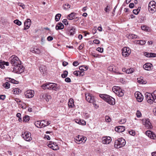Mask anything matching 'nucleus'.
Here are the masks:
<instances>
[{
	"instance_id": "23",
	"label": "nucleus",
	"mask_w": 156,
	"mask_h": 156,
	"mask_svg": "<svg viewBox=\"0 0 156 156\" xmlns=\"http://www.w3.org/2000/svg\"><path fill=\"white\" fill-rule=\"evenodd\" d=\"M64 28V26L61 23H59L56 26L55 29L56 30H62Z\"/></svg>"
},
{
	"instance_id": "49",
	"label": "nucleus",
	"mask_w": 156,
	"mask_h": 156,
	"mask_svg": "<svg viewBox=\"0 0 156 156\" xmlns=\"http://www.w3.org/2000/svg\"><path fill=\"white\" fill-rule=\"evenodd\" d=\"M105 120L106 122H110L111 120V119L108 116H106L105 118Z\"/></svg>"
},
{
	"instance_id": "27",
	"label": "nucleus",
	"mask_w": 156,
	"mask_h": 156,
	"mask_svg": "<svg viewBox=\"0 0 156 156\" xmlns=\"http://www.w3.org/2000/svg\"><path fill=\"white\" fill-rule=\"evenodd\" d=\"M43 123H41V121H37L35 122V126L38 128L42 127V125H43Z\"/></svg>"
},
{
	"instance_id": "44",
	"label": "nucleus",
	"mask_w": 156,
	"mask_h": 156,
	"mask_svg": "<svg viewBox=\"0 0 156 156\" xmlns=\"http://www.w3.org/2000/svg\"><path fill=\"white\" fill-rule=\"evenodd\" d=\"M129 36L132 39L139 38V37H138L137 35L135 34H131L129 35Z\"/></svg>"
},
{
	"instance_id": "11",
	"label": "nucleus",
	"mask_w": 156,
	"mask_h": 156,
	"mask_svg": "<svg viewBox=\"0 0 156 156\" xmlns=\"http://www.w3.org/2000/svg\"><path fill=\"white\" fill-rule=\"evenodd\" d=\"M122 55L126 57L128 56L131 53V50L129 48L124 47L122 49Z\"/></svg>"
},
{
	"instance_id": "64",
	"label": "nucleus",
	"mask_w": 156,
	"mask_h": 156,
	"mask_svg": "<svg viewBox=\"0 0 156 156\" xmlns=\"http://www.w3.org/2000/svg\"><path fill=\"white\" fill-rule=\"evenodd\" d=\"M84 46V44H82L79 46V47H78V49L79 50H81L82 49H83Z\"/></svg>"
},
{
	"instance_id": "2",
	"label": "nucleus",
	"mask_w": 156,
	"mask_h": 156,
	"mask_svg": "<svg viewBox=\"0 0 156 156\" xmlns=\"http://www.w3.org/2000/svg\"><path fill=\"white\" fill-rule=\"evenodd\" d=\"M100 97L109 104L114 105L115 104V99L112 97L106 94H100Z\"/></svg>"
},
{
	"instance_id": "57",
	"label": "nucleus",
	"mask_w": 156,
	"mask_h": 156,
	"mask_svg": "<svg viewBox=\"0 0 156 156\" xmlns=\"http://www.w3.org/2000/svg\"><path fill=\"white\" fill-rule=\"evenodd\" d=\"M93 42L95 44H98L100 43V41L98 40L95 39V40H94L93 41Z\"/></svg>"
},
{
	"instance_id": "61",
	"label": "nucleus",
	"mask_w": 156,
	"mask_h": 156,
	"mask_svg": "<svg viewBox=\"0 0 156 156\" xmlns=\"http://www.w3.org/2000/svg\"><path fill=\"white\" fill-rule=\"evenodd\" d=\"M46 121L44 120H41V123H43L42 125V127L46 126Z\"/></svg>"
},
{
	"instance_id": "48",
	"label": "nucleus",
	"mask_w": 156,
	"mask_h": 156,
	"mask_svg": "<svg viewBox=\"0 0 156 156\" xmlns=\"http://www.w3.org/2000/svg\"><path fill=\"white\" fill-rule=\"evenodd\" d=\"M146 41L144 40L139 41V44L140 45H143L145 44Z\"/></svg>"
},
{
	"instance_id": "15",
	"label": "nucleus",
	"mask_w": 156,
	"mask_h": 156,
	"mask_svg": "<svg viewBox=\"0 0 156 156\" xmlns=\"http://www.w3.org/2000/svg\"><path fill=\"white\" fill-rule=\"evenodd\" d=\"M111 140V138L109 136L103 137L102 138V143L104 144H109Z\"/></svg>"
},
{
	"instance_id": "29",
	"label": "nucleus",
	"mask_w": 156,
	"mask_h": 156,
	"mask_svg": "<svg viewBox=\"0 0 156 156\" xmlns=\"http://www.w3.org/2000/svg\"><path fill=\"white\" fill-rule=\"evenodd\" d=\"M119 90H118L117 92H118L117 95L119 97L122 96L124 94V90L120 89V88Z\"/></svg>"
},
{
	"instance_id": "51",
	"label": "nucleus",
	"mask_w": 156,
	"mask_h": 156,
	"mask_svg": "<svg viewBox=\"0 0 156 156\" xmlns=\"http://www.w3.org/2000/svg\"><path fill=\"white\" fill-rule=\"evenodd\" d=\"M140 10H139L138 9H134L133 11V12L135 14L137 15L138 13Z\"/></svg>"
},
{
	"instance_id": "38",
	"label": "nucleus",
	"mask_w": 156,
	"mask_h": 156,
	"mask_svg": "<svg viewBox=\"0 0 156 156\" xmlns=\"http://www.w3.org/2000/svg\"><path fill=\"white\" fill-rule=\"evenodd\" d=\"M75 14H76L74 12H72L69 15V20L73 19L75 17Z\"/></svg>"
},
{
	"instance_id": "1",
	"label": "nucleus",
	"mask_w": 156,
	"mask_h": 156,
	"mask_svg": "<svg viewBox=\"0 0 156 156\" xmlns=\"http://www.w3.org/2000/svg\"><path fill=\"white\" fill-rule=\"evenodd\" d=\"M145 95L146 99L149 103L151 104L153 102L156 103V90L151 93L146 92Z\"/></svg>"
},
{
	"instance_id": "19",
	"label": "nucleus",
	"mask_w": 156,
	"mask_h": 156,
	"mask_svg": "<svg viewBox=\"0 0 156 156\" xmlns=\"http://www.w3.org/2000/svg\"><path fill=\"white\" fill-rule=\"evenodd\" d=\"M50 89H53L55 90H58L59 89V86L56 83H50Z\"/></svg>"
},
{
	"instance_id": "10",
	"label": "nucleus",
	"mask_w": 156,
	"mask_h": 156,
	"mask_svg": "<svg viewBox=\"0 0 156 156\" xmlns=\"http://www.w3.org/2000/svg\"><path fill=\"white\" fill-rule=\"evenodd\" d=\"M22 136L27 141H30L32 139L30 133L27 131L25 132L22 134Z\"/></svg>"
},
{
	"instance_id": "40",
	"label": "nucleus",
	"mask_w": 156,
	"mask_h": 156,
	"mask_svg": "<svg viewBox=\"0 0 156 156\" xmlns=\"http://www.w3.org/2000/svg\"><path fill=\"white\" fill-rule=\"evenodd\" d=\"M137 82L140 84H145V81H144L141 78H138L137 79Z\"/></svg>"
},
{
	"instance_id": "54",
	"label": "nucleus",
	"mask_w": 156,
	"mask_h": 156,
	"mask_svg": "<svg viewBox=\"0 0 156 156\" xmlns=\"http://www.w3.org/2000/svg\"><path fill=\"white\" fill-rule=\"evenodd\" d=\"M97 50L100 52H102L103 51V48L98 47L97 48Z\"/></svg>"
},
{
	"instance_id": "24",
	"label": "nucleus",
	"mask_w": 156,
	"mask_h": 156,
	"mask_svg": "<svg viewBox=\"0 0 156 156\" xmlns=\"http://www.w3.org/2000/svg\"><path fill=\"white\" fill-rule=\"evenodd\" d=\"M73 74L76 76H83L84 74V72L83 71H76L74 72Z\"/></svg>"
},
{
	"instance_id": "34",
	"label": "nucleus",
	"mask_w": 156,
	"mask_h": 156,
	"mask_svg": "<svg viewBox=\"0 0 156 156\" xmlns=\"http://www.w3.org/2000/svg\"><path fill=\"white\" fill-rule=\"evenodd\" d=\"M134 71V69L133 68H128L127 69L126 73L127 74H130L133 73Z\"/></svg>"
},
{
	"instance_id": "21",
	"label": "nucleus",
	"mask_w": 156,
	"mask_h": 156,
	"mask_svg": "<svg viewBox=\"0 0 156 156\" xmlns=\"http://www.w3.org/2000/svg\"><path fill=\"white\" fill-rule=\"evenodd\" d=\"M30 51L32 53L39 54L41 53V51L39 48H32L30 49Z\"/></svg>"
},
{
	"instance_id": "4",
	"label": "nucleus",
	"mask_w": 156,
	"mask_h": 156,
	"mask_svg": "<svg viewBox=\"0 0 156 156\" xmlns=\"http://www.w3.org/2000/svg\"><path fill=\"white\" fill-rule=\"evenodd\" d=\"M126 144L125 140L122 138H119L114 143V147L116 148H119L125 146Z\"/></svg>"
},
{
	"instance_id": "63",
	"label": "nucleus",
	"mask_w": 156,
	"mask_h": 156,
	"mask_svg": "<svg viewBox=\"0 0 156 156\" xmlns=\"http://www.w3.org/2000/svg\"><path fill=\"white\" fill-rule=\"evenodd\" d=\"M78 64L79 63L77 61H75L73 63V65L75 66H77L78 65Z\"/></svg>"
},
{
	"instance_id": "8",
	"label": "nucleus",
	"mask_w": 156,
	"mask_h": 156,
	"mask_svg": "<svg viewBox=\"0 0 156 156\" xmlns=\"http://www.w3.org/2000/svg\"><path fill=\"white\" fill-rule=\"evenodd\" d=\"M24 68L21 65L17 66L13 68V71L17 73L20 74L23 72Z\"/></svg>"
},
{
	"instance_id": "36",
	"label": "nucleus",
	"mask_w": 156,
	"mask_h": 156,
	"mask_svg": "<svg viewBox=\"0 0 156 156\" xmlns=\"http://www.w3.org/2000/svg\"><path fill=\"white\" fill-rule=\"evenodd\" d=\"M3 86L6 89H8L10 88V84L8 82H6L3 84Z\"/></svg>"
},
{
	"instance_id": "35",
	"label": "nucleus",
	"mask_w": 156,
	"mask_h": 156,
	"mask_svg": "<svg viewBox=\"0 0 156 156\" xmlns=\"http://www.w3.org/2000/svg\"><path fill=\"white\" fill-rule=\"evenodd\" d=\"M88 69V67L85 66H81L79 67V69L81 70V71H83L84 70H87Z\"/></svg>"
},
{
	"instance_id": "52",
	"label": "nucleus",
	"mask_w": 156,
	"mask_h": 156,
	"mask_svg": "<svg viewBox=\"0 0 156 156\" xmlns=\"http://www.w3.org/2000/svg\"><path fill=\"white\" fill-rule=\"evenodd\" d=\"M136 115L137 117H140L141 116V112L137 110L136 113Z\"/></svg>"
},
{
	"instance_id": "9",
	"label": "nucleus",
	"mask_w": 156,
	"mask_h": 156,
	"mask_svg": "<svg viewBox=\"0 0 156 156\" xmlns=\"http://www.w3.org/2000/svg\"><path fill=\"white\" fill-rule=\"evenodd\" d=\"M142 123L148 129H151L153 127L151 122H150L149 119H145L142 120Z\"/></svg>"
},
{
	"instance_id": "14",
	"label": "nucleus",
	"mask_w": 156,
	"mask_h": 156,
	"mask_svg": "<svg viewBox=\"0 0 156 156\" xmlns=\"http://www.w3.org/2000/svg\"><path fill=\"white\" fill-rule=\"evenodd\" d=\"M135 95L138 102H141L143 100V96L140 92H136L135 93Z\"/></svg>"
},
{
	"instance_id": "31",
	"label": "nucleus",
	"mask_w": 156,
	"mask_h": 156,
	"mask_svg": "<svg viewBox=\"0 0 156 156\" xmlns=\"http://www.w3.org/2000/svg\"><path fill=\"white\" fill-rule=\"evenodd\" d=\"M120 87L117 86H114L112 88V91L114 92L116 95L117 94L118 90H119Z\"/></svg>"
},
{
	"instance_id": "56",
	"label": "nucleus",
	"mask_w": 156,
	"mask_h": 156,
	"mask_svg": "<svg viewBox=\"0 0 156 156\" xmlns=\"http://www.w3.org/2000/svg\"><path fill=\"white\" fill-rule=\"evenodd\" d=\"M63 23L65 25H66L68 24V23L66 19H64L62 21Z\"/></svg>"
},
{
	"instance_id": "37",
	"label": "nucleus",
	"mask_w": 156,
	"mask_h": 156,
	"mask_svg": "<svg viewBox=\"0 0 156 156\" xmlns=\"http://www.w3.org/2000/svg\"><path fill=\"white\" fill-rule=\"evenodd\" d=\"M19 107H21L23 109H25L27 108V106L25 103L23 102L21 104H19Z\"/></svg>"
},
{
	"instance_id": "62",
	"label": "nucleus",
	"mask_w": 156,
	"mask_h": 156,
	"mask_svg": "<svg viewBox=\"0 0 156 156\" xmlns=\"http://www.w3.org/2000/svg\"><path fill=\"white\" fill-rule=\"evenodd\" d=\"M5 98V95H1L0 96V99L4 100Z\"/></svg>"
},
{
	"instance_id": "33",
	"label": "nucleus",
	"mask_w": 156,
	"mask_h": 156,
	"mask_svg": "<svg viewBox=\"0 0 156 156\" xmlns=\"http://www.w3.org/2000/svg\"><path fill=\"white\" fill-rule=\"evenodd\" d=\"M13 92L15 94H19L21 92V90L18 88H15L13 89Z\"/></svg>"
},
{
	"instance_id": "45",
	"label": "nucleus",
	"mask_w": 156,
	"mask_h": 156,
	"mask_svg": "<svg viewBox=\"0 0 156 156\" xmlns=\"http://www.w3.org/2000/svg\"><path fill=\"white\" fill-rule=\"evenodd\" d=\"M79 124L82 125H85L86 124V122L83 120L80 119L79 120Z\"/></svg>"
},
{
	"instance_id": "16",
	"label": "nucleus",
	"mask_w": 156,
	"mask_h": 156,
	"mask_svg": "<svg viewBox=\"0 0 156 156\" xmlns=\"http://www.w3.org/2000/svg\"><path fill=\"white\" fill-rule=\"evenodd\" d=\"M143 68L146 70L150 71L153 69V65L150 63H145L143 66Z\"/></svg>"
},
{
	"instance_id": "17",
	"label": "nucleus",
	"mask_w": 156,
	"mask_h": 156,
	"mask_svg": "<svg viewBox=\"0 0 156 156\" xmlns=\"http://www.w3.org/2000/svg\"><path fill=\"white\" fill-rule=\"evenodd\" d=\"M146 134L151 139H156L155 134L150 131H147L145 132Z\"/></svg>"
},
{
	"instance_id": "59",
	"label": "nucleus",
	"mask_w": 156,
	"mask_h": 156,
	"mask_svg": "<svg viewBox=\"0 0 156 156\" xmlns=\"http://www.w3.org/2000/svg\"><path fill=\"white\" fill-rule=\"evenodd\" d=\"M47 40L49 41H51L53 40V37L51 36H49L47 38Z\"/></svg>"
},
{
	"instance_id": "42",
	"label": "nucleus",
	"mask_w": 156,
	"mask_h": 156,
	"mask_svg": "<svg viewBox=\"0 0 156 156\" xmlns=\"http://www.w3.org/2000/svg\"><path fill=\"white\" fill-rule=\"evenodd\" d=\"M9 81L11 83H14V84H18L19 83V82L16 80H15L12 79L10 78H9Z\"/></svg>"
},
{
	"instance_id": "55",
	"label": "nucleus",
	"mask_w": 156,
	"mask_h": 156,
	"mask_svg": "<svg viewBox=\"0 0 156 156\" xmlns=\"http://www.w3.org/2000/svg\"><path fill=\"white\" fill-rule=\"evenodd\" d=\"M18 5L20 7H21L23 9H24L25 8V5L22 3H18Z\"/></svg>"
},
{
	"instance_id": "22",
	"label": "nucleus",
	"mask_w": 156,
	"mask_h": 156,
	"mask_svg": "<svg viewBox=\"0 0 156 156\" xmlns=\"http://www.w3.org/2000/svg\"><path fill=\"white\" fill-rule=\"evenodd\" d=\"M8 66L9 65V63L8 62H5L2 60L0 61V67L1 69H3L5 67L4 65Z\"/></svg>"
},
{
	"instance_id": "58",
	"label": "nucleus",
	"mask_w": 156,
	"mask_h": 156,
	"mask_svg": "<svg viewBox=\"0 0 156 156\" xmlns=\"http://www.w3.org/2000/svg\"><path fill=\"white\" fill-rule=\"evenodd\" d=\"M150 58L156 57V54L154 53H150Z\"/></svg>"
},
{
	"instance_id": "20",
	"label": "nucleus",
	"mask_w": 156,
	"mask_h": 156,
	"mask_svg": "<svg viewBox=\"0 0 156 156\" xmlns=\"http://www.w3.org/2000/svg\"><path fill=\"white\" fill-rule=\"evenodd\" d=\"M125 129V127L123 126H119L116 127L115 128V130L116 131L119 133L123 132Z\"/></svg>"
},
{
	"instance_id": "53",
	"label": "nucleus",
	"mask_w": 156,
	"mask_h": 156,
	"mask_svg": "<svg viewBox=\"0 0 156 156\" xmlns=\"http://www.w3.org/2000/svg\"><path fill=\"white\" fill-rule=\"evenodd\" d=\"M44 98L46 99V101H48L49 99L51 97L50 95H45Z\"/></svg>"
},
{
	"instance_id": "32",
	"label": "nucleus",
	"mask_w": 156,
	"mask_h": 156,
	"mask_svg": "<svg viewBox=\"0 0 156 156\" xmlns=\"http://www.w3.org/2000/svg\"><path fill=\"white\" fill-rule=\"evenodd\" d=\"M75 33V29L72 27L69 31V34H70V36L73 35Z\"/></svg>"
},
{
	"instance_id": "7",
	"label": "nucleus",
	"mask_w": 156,
	"mask_h": 156,
	"mask_svg": "<svg viewBox=\"0 0 156 156\" xmlns=\"http://www.w3.org/2000/svg\"><path fill=\"white\" fill-rule=\"evenodd\" d=\"M87 139L86 137L83 136L78 135L75 138L76 142L78 144H80L82 143H84L86 141Z\"/></svg>"
},
{
	"instance_id": "39",
	"label": "nucleus",
	"mask_w": 156,
	"mask_h": 156,
	"mask_svg": "<svg viewBox=\"0 0 156 156\" xmlns=\"http://www.w3.org/2000/svg\"><path fill=\"white\" fill-rule=\"evenodd\" d=\"M61 14L60 13H58L57 14L55 17V20L56 21H59L61 16Z\"/></svg>"
},
{
	"instance_id": "30",
	"label": "nucleus",
	"mask_w": 156,
	"mask_h": 156,
	"mask_svg": "<svg viewBox=\"0 0 156 156\" xmlns=\"http://www.w3.org/2000/svg\"><path fill=\"white\" fill-rule=\"evenodd\" d=\"M39 70L41 73L44 74V72L46 71V68L44 66H41L39 68Z\"/></svg>"
},
{
	"instance_id": "26",
	"label": "nucleus",
	"mask_w": 156,
	"mask_h": 156,
	"mask_svg": "<svg viewBox=\"0 0 156 156\" xmlns=\"http://www.w3.org/2000/svg\"><path fill=\"white\" fill-rule=\"evenodd\" d=\"M75 107L74 101L72 98L69 99V108H73Z\"/></svg>"
},
{
	"instance_id": "3",
	"label": "nucleus",
	"mask_w": 156,
	"mask_h": 156,
	"mask_svg": "<svg viewBox=\"0 0 156 156\" xmlns=\"http://www.w3.org/2000/svg\"><path fill=\"white\" fill-rule=\"evenodd\" d=\"M9 60L12 65L13 66L21 65V62L19 58L16 55H12L10 57Z\"/></svg>"
},
{
	"instance_id": "60",
	"label": "nucleus",
	"mask_w": 156,
	"mask_h": 156,
	"mask_svg": "<svg viewBox=\"0 0 156 156\" xmlns=\"http://www.w3.org/2000/svg\"><path fill=\"white\" fill-rule=\"evenodd\" d=\"M144 55L147 57L150 58V53L146 52L144 53Z\"/></svg>"
},
{
	"instance_id": "50",
	"label": "nucleus",
	"mask_w": 156,
	"mask_h": 156,
	"mask_svg": "<svg viewBox=\"0 0 156 156\" xmlns=\"http://www.w3.org/2000/svg\"><path fill=\"white\" fill-rule=\"evenodd\" d=\"M129 134L132 136H134L135 135V132L134 130H132L129 131Z\"/></svg>"
},
{
	"instance_id": "25",
	"label": "nucleus",
	"mask_w": 156,
	"mask_h": 156,
	"mask_svg": "<svg viewBox=\"0 0 156 156\" xmlns=\"http://www.w3.org/2000/svg\"><path fill=\"white\" fill-rule=\"evenodd\" d=\"M116 67L114 65H112L109 66L108 67V70L110 71H112L114 73L116 72Z\"/></svg>"
},
{
	"instance_id": "28",
	"label": "nucleus",
	"mask_w": 156,
	"mask_h": 156,
	"mask_svg": "<svg viewBox=\"0 0 156 156\" xmlns=\"http://www.w3.org/2000/svg\"><path fill=\"white\" fill-rule=\"evenodd\" d=\"M41 87L44 89H50V83H46L42 85Z\"/></svg>"
},
{
	"instance_id": "43",
	"label": "nucleus",
	"mask_w": 156,
	"mask_h": 156,
	"mask_svg": "<svg viewBox=\"0 0 156 156\" xmlns=\"http://www.w3.org/2000/svg\"><path fill=\"white\" fill-rule=\"evenodd\" d=\"M14 23L18 26H20L22 24L21 22L18 20H14Z\"/></svg>"
},
{
	"instance_id": "6",
	"label": "nucleus",
	"mask_w": 156,
	"mask_h": 156,
	"mask_svg": "<svg viewBox=\"0 0 156 156\" xmlns=\"http://www.w3.org/2000/svg\"><path fill=\"white\" fill-rule=\"evenodd\" d=\"M148 9L150 12L152 13L156 11V5L155 2L152 1L149 2Z\"/></svg>"
},
{
	"instance_id": "12",
	"label": "nucleus",
	"mask_w": 156,
	"mask_h": 156,
	"mask_svg": "<svg viewBox=\"0 0 156 156\" xmlns=\"http://www.w3.org/2000/svg\"><path fill=\"white\" fill-rule=\"evenodd\" d=\"M47 144L48 147L52 148L53 150H56L59 148L58 145L56 143L50 141L47 143Z\"/></svg>"
},
{
	"instance_id": "47",
	"label": "nucleus",
	"mask_w": 156,
	"mask_h": 156,
	"mask_svg": "<svg viewBox=\"0 0 156 156\" xmlns=\"http://www.w3.org/2000/svg\"><path fill=\"white\" fill-rule=\"evenodd\" d=\"M30 119L28 115H26L24 118L23 121V122H28Z\"/></svg>"
},
{
	"instance_id": "18",
	"label": "nucleus",
	"mask_w": 156,
	"mask_h": 156,
	"mask_svg": "<svg viewBox=\"0 0 156 156\" xmlns=\"http://www.w3.org/2000/svg\"><path fill=\"white\" fill-rule=\"evenodd\" d=\"M31 24V21L30 19H27L24 23V30L28 29L30 27Z\"/></svg>"
},
{
	"instance_id": "5",
	"label": "nucleus",
	"mask_w": 156,
	"mask_h": 156,
	"mask_svg": "<svg viewBox=\"0 0 156 156\" xmlns=\"http://www.w3.org/2000/svg\"><path fill=\"white\" fill-rule=\"evenodd\" d=\"M86 99L88 102L92 103L94 105H97L96 104V100L92 94L89 93L85 94Z\"/></svg>"
},
{
	"instance_id": "13",
	"label": "nucleus",
	"mask_w": 156,
	"mask_h": 156,
	"mask_svg": "<svg viewBox=\"0 0 156 156\" xmlns=\"http://www.w3.org/2000/svg\"><path fill=\"white\" fill-rule=\"evenodd\" d=\"M34 92L32 90H28L24 93V94L26 98H32L34 95Z\"/></svg>"
},
{
	"instance_id": "46",
	"label": "nucleus",
	"mask_w": 156,
	"mask_h": 156,
	"mask_svg": "<svg viewBox=\"0 0 156 156\" xmlns=\"http://www.w3.org/2000/svg\"><path fill=\"white\" fill-rule=\"evenodd\" d=\"M141 28L143 30L147 31L149 30V27L146 26H143L141 27Z\"/></svg>"
},
{
	"instance_id": "41",
	"label": "nucleus",
	"mask_w": 156,
	"mask_h": 156,
	"mask_svg": "<svg viewBox=\"0 0 156 156\" xmlns=\"http://www.w3.org/2000/svg\"><path fill=\"white\" fill-rule=\"evenodd\" d=\"M68 74V72L67 71H64L63 73L62 74L61 76L63 78H66Z\"/></svg>"
}]
</instances>
